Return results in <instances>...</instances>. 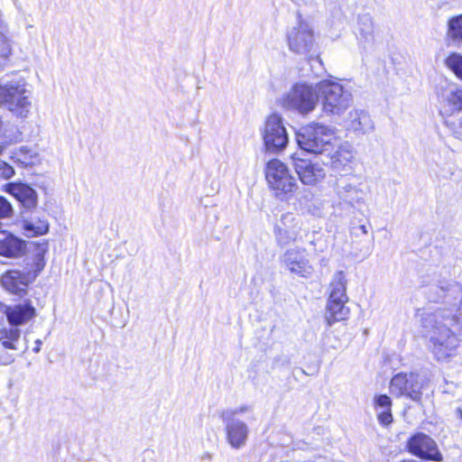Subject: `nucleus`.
<instances>
[{
  "label": "nucleus",
  "mask_w": 462,
  "mask_h": 462,
  "mask_svg": "<svg viewBox=\"0 0 462 462\" xmlns=\"http://www.w3.org/2000/svg\"><path fill=\"white\" fill-rule=\"evenodd\" d=\"M424 294L429 302L440 306L421 314L422 337L434 359L448 364L457 357L462 343V283L440 271Z\"/></svg>",
  "instance_id": "nucleus-1"
},
{
  "label": "nucleus",
  "mask_w": 462,
  "mask_h": 462,
  "mask_svg": "<svg viewBox=\"0 0 462 462\" xmlns=\"http://www.w3.org/2000/svg\"><path fill=\"white\" fill-rule=\"evenodd\" d=\"M0 106H5L14 116L26 118L32 108V92L23 79L0 85Z\"/></svg>",
  "instance_id": "nucleus-2"
},
{
  "label": "nucleus",
  "mask_w": 462,
  "mask_h": 462,
  "mask_svg": "<svg viewBox=\"0 0 462 462\" xmlns=\"http://www.w3.org/2000/svg\"><path fill=\"white\" fill-rule=\"evenodd\" d=\"M333 130L324 125L312 123L301 127L296 134L300 148L310 153H324L332 148Z\"/></svg>",
  "instance_id": "nucleus-3"
},
{
  "label": "nucleus",
  "mask_w": 462,
  "mask_h": 462,
  "mask_svg": "<svg viewBox=\"0 0 462 462\" xmlns=\"http://www.w3.org/2000/svg\"><path fill=\"white\" fill-rule=\"evenodd\" d=\"M317 88L325 113L339 116L350 106L352 95L338 82L322 80L317 84Z\"/></svg>",
  "instance_id": "nucleus-4"
},
{
  "label": "nucleus",
  "mask_w": 462,
  "mask_h": 462,
  "mask_svg": "<svg viewBox=\"0 0 462 462\" xmlns=\"http://www.w3.org/2000/svg\"><path fill=\"white\" fill-rule=\"evenodd\" d=\"M319 95L316 86L305 81L296 82L283 97V106L300 115L311 113L317 106Z\"/></svg>",
  "instance_id": "nucleus-5"
},
{
  "label": "nucleus",
  "mask_w": 462,
  "mask_h": 462,
  "mask_svg": "<svg viewBox=\"0 0 462 462\" xmlns=\"http://www.w3.org/2000/svg\"><path fill=\"white\" fill-rule=\"evenodd\" d=\"M265 176L270 188L281 199H287L298 188L296 179L279 160H272L267 163Z\"/></svg>",
  "instance_id": "nucleus-6"
},
{
  "label": "nucleus",
  "mask_w": 462,
  "mask_h": 462,
  "mask_svg": "<svg viewBox=\"0 0 462 462\" xmlns=\"http://www.w3.org/2000/svg\"><path fill=\"white\" fill-rule=\"evenodd\" d=\"M263 144L267 152L282 151L289 142V136L282 117L278 114L270 115L261 130Z\"/></svg>",
  "instance_id": "nucleus-7"
},
{
  "label": "nucleus",
  "mask_w": 462,
  "mask_h": 462,
  "mask_svg": "<svg viewBox=\"0 0 462 462\" xmlns=\"http://www.w3.org/2000/svg\"><path fill=\"white\" fill-rule=\"evenodd\" d=\"M424 386L425 381L418 374L399 373L392 378L390 391L396 397L404 396L415 402H420Z\"/></svg>",
  "instance_id": "nucleus-8"
},
{
  "label": "nucleus",
  "mask_w": 462,
  "mask_h": 462,
  "mask_svg": "<svg viewBox=\"0 0 462 462\" xmlns=\"http://www.w3.org/2000/svg\"><path fill=\"white\" fill-rule=\"evenodd\" d=\"M287 42L290 51L300 55L308 54L314 46L313 28L300 14L297 16V24L287 32Z\"/></svg>",
  "instance_id": "nucleus-9"
},
{
  "label": "nucleus",
  "mask_w": 462,
  "mask_h": 462,
  "mask_svg": "<svg viewBox=\"0 0 462 462\" xmlns=\"http://www.w3.org/2000/svg\"><path fill=\"white\" fill-rule=\"evenodd\" d=\"M282 266L291 275L310 278L314 268L308 259L306 249L301 247H292L287 249L281 256Z\"/></svg>",
  "instance_id": "nucleus-10"
},
{
  "label": "nucleus",
  "mask_w": 462,
  "mask_h": 462,
  "mask_svg": "<svg viewBox=\"0 0 462 462\" xmlns=\"http://www.w3.org/2000/svg\"><path fill=\"white\" fill-rule=\"evenodd\" d=\"M360 186V183L352 181L349 176L337 178L333 185V189L338 203L352 208L364 204L365 191Z\"/></svg>",
  "instance_id": "nucleus-11"
},
{
  "label": "nucleus",
  "mask_w": 462,
  "mask_h": 462,
  "mask_svg": "<svg viewBox=\"0 0 462 462\" xmlns=\"http://www.w3.org/2000/svg\"><path fill=\"white\" fill-rule=\"evenodd\" d=\"M436 95L445 113L453 115L462 111V86L445 81L437 87Z\"/></svg>",
  "instance_id": "nucleus-12"
},
{
  "label": "nucleus",
  "mask_w": 462,
  "mask_h": 462,
  "mask_svg": "<svg viewBox=\"0 0 462 462\" xmlns=\"http://www.w3.org/2000/svg\"><path fill=\"white\" fill-rule=\"evenodd\" d=\"M355 154L348 143L341 144L337 150L328 152L326 164L340 177L350 176L354 171Z\"/></svg>",
  "instance_id": "nucleus-13"
},
{
  "label": "nucleus",
  "mask_w": 462,
  "mask_h": 462,
  "mask_svg": "<svg viewBox=\"0 0 462 462\" xmlns=\"http://www.w3.org/2000/svg\"><path fill=\"white\" fill-rule=\"evenodd\" d=\"M221 418L225 424L226 439L232 448L240 449L246 445L250 430L248 425L233 418L230 412H222Z\"/></svg>",
  "instance_id": "nucleus-14"
},
{
  "label": "nucleus",
  "mask_w": 462,
  "mask_h": 462,
  "mask_svg": "<svg viewBox=\"0 0 462 462\" xmlns=\"http://www.w3.org/2000/svg\"><path fill=\"white\" fill-rule=\"evenodd\" d=\"M407 447L410 453L420 458L432 461L441 460V454L436 442L424 433L419 432L411 437Z\"/></svg>",
  "instance_id": "nucleus-15"
},
{
  "label": "nucleus",
  "mask_w": 462,
  "mask_h": 462,
  "mask_svg": "<svg viewBox=\"0 0 462 462\" xmlns=\"http://www.w3.org/2000/svg\"><path fill=\"white\" fill-rule=\"evenodd\" d=\"M300 232L301 222L291 213L284 214L274 228L276 241L281 246L297 241Z\"/></svg>",
  "instance_id": "nucleus-16"
},
{
  "label": "nucleus",
  "mask_w": 462,
  "mask_h": 462,
  "mask_svg": "<svg viewBox=\"0 0 462 462\" xmlns=\"http://www.w3.org/2000/svg\"><path fill=\"white\" fill-rule=\"evenodd\" d=\"M293 161L295 171L303 184L314 186L325 178L326 171L320 164L296 157Z\"/></svg>",
  "instance_id": "nucleus-17"
},
{
  "label": "nucleus",
  "mask_w": 462,
  "mask_h": 462,
  "mask_svg": "<svg viewBox=\"0 0 462 462\" xmlns=\"http://www.w3.org/2000/svg\"><path fill=\"white\" fill-rule=\"evenodd\" d=\"M36 275V273L32 274L31 272L9 270L1 275L0 283L9 292L21 295L26 291L29 283L32 282Z\"/></svg>",
  "instance_id": "nucleus-18"
},
{
  "label": "nucleus",
  "mask_w": 462,
  "mask_h": 462,
  "mask_svg": "<svg viewBox=\"0 0 462 462\" xmlns=\"http://www.w3.org/2000/svg\"><path fill=\"white\" fill-rule=\"evenodd\" d=\"M6 190L15 197L25 208H34L38 205L37 192L27 184L12 182L6 185Z\"/></svg>",
  "instance_id": "nucleus-19"
},
{
  "label": "nucleus",
  "mask_w": 462,
  "mask_h": 462,
  "mask_svg": "<svg viewBox=\"0 0 462 462\" xmlns=\"http://www.w3.org/2000/svg\"><path fill=\"white\" fill-rule=\"evenodd\" d=\"M25 242L7 232L0 234V255L7 258H16L25 252Z\"/></svg>",
  "instance_id": "nucleus-20"
},
{
  "label": "nucleus",
  "mask_w": 462,
  "mask_h": 462,
  "mask_svg": "<svg viewBox=\"0 0 462 462\" xmlns=\"http://www.w3.org/2000/svg\"><path fill=\"white\" fill-rule=\"evenodd\" d=\"M346 126L349 131L365 134L374 129V122L366 111L355 109L349 112Z\"/></svg>",
  "instance_id": "nucleus-21"
},
{
  "label": "nucleus",
  "mask_w": 462,
  "mask_h": 462,
  "mask_svg": "<svg viewBox=\"0 0 462 462\" xmlns=\"http://www.w3.org/2000/svg\"><path fill=\"white\" fill-rule=\"evenodd\" d=\"M356 35L358 44L363 49L373 46L374 42V24L369 14H365L358 16Z\"/></svg>",
  "instance_id": "nucleus-22"
},
{
  "label": "nucleus",
  "mask_w": 462,
  "mask_h": 462,
  "mask_svg": "<svg viewBox=\"0 0 462 462\" xmlns=\"http://www.w3.org/2000/svg\"><path fill=\"white\" fill-rule=\"evenodd\" d=\"M35 316V309L31 304H17L8 307L6 318L10 325L20 326Z\"/></svg>",
  "instance_id": "nucleus-23"
},
{
  "label": "nucleus",
  "mask_w": 462,
  "mask_h": 462,
  "mask_svg": "<svg viewBox=\"0 0 462 462\" xmlns=\"http://www.w3.org/2000/svg\"><path fill=\"white\" fill-rule=\"evenodd\" d=\"M346 302L328 301L326 306L325 319L328 326H332L336 322L346 320L349 315V308Z\"/></svg>",
  "instance_id": "nucleus-24"
},
{
  "label": "nucleus",
  "mask_w": 462,
  "mask_h": 462,
  "mask_svg": "<svg viewBox=\"0 0 462 462\" xmlns=\"http://www.w3.org/2000/svg\"><path fill=\"white\" fill-rule=\"evenodd\" d=\"M446 40L450 46L462 47V14L448 19Z\"/></svg>",
  "instance_id": "nucleus-25"
},
{
  "label": "nucleus",
  "mask_w": 462,
  "mask_h": 462,
  "mask_svg": "<svg viewBox=\"0 0 462 462\" xmlns=\"http://www.w3.org/2000/svg\"><path fill=\"white\" fill-rule=\"evenodd\" d=\"M23 229L27 236H42L49 231V222L43 216L32 215L23 219Z\"/></svg>",
  "instance_id": "nucleus-26"
},
{
  "label": "nucleus",
  "mask_w": 462,
  "mask_h": 462,
  "mask_svg": "<svg viewBox=\"0 0 462 462\" xmlns=\"http://www.w3.org/2000/svg\"><path fill=\"white\" fill-rule=\"evenodd\" d=\"M12 159L17 165L23 168L32 167L41 162V157L36 150L27 146H22L15 151Z\"/></svg>",
  "instance_id": "nucleus-27"
},
{
  "label": "nucleus",
  "mask_w": 462,
  "mask_h": 462,
  "mask_svg": "<svg viewBox=\"0 0 462 462\" xmlns=\"http://www.w3.org/2000/svg\"><path fill=\"white\" fill-rule=\"evenodd\" d=\"M20 338V329L17 328H1L0 344L5 349L16 350V344Z\"/></svg>",
  "instance_id": "nucleus-28"
},
{
  "label": "nucleus",
  "mask_w": 462,
  "mask_h": 462,
  "mask_svg": "<svg viewBox=\"0 0 462 462\" xmlns=\"http://www.w3.org/2000/svg\"><path fill=\"white\" fill-rule=\"evenodd\" d=\"M444 65L458 79L462 80V54L460 52H450L444 60Z\"/></svg>",
  "instance_id": "nucleus-29"
},
{
  "label": "nucleus",
  "mask_w": 462,
  "mask_h": 462,
  "mask_svg": "<svg viewBox=\"0 0 462 462\" xmlns=\"http://www.w3.org/2000/svg\"><path fill=\"white\" fill-rule=\"evenodd\" d=\"M346 291V278L343 271L335 273L328 286V294Z\"/></svg>",
  "instance_id": "nucleus-30"
},
{
  "label": "nucleus",
  "mask_w": 462,
  "mask_h": 462,
  "mask_svg": "<svg viewBox=\"0 0 462 462\" xmlns=\"http://www.w3.org/2000/svg\"><path fill=\"white\" fill-rule=\"evenodd\" d=\"M12 52L10 41L3 34H0V67H2Z\"/></svg>",
  "instance_id": "nucleus-31"
},
{
  "label": "nucleus",
  "mask_w": 462,
  "mask_h": 462,
  "mask_svg": "<svg viewBox=\"0 0 462 462\" xmlns=\"http://www.w3.org/2000/svg\"><path fill=\"white\" fill-rule=\"evenodd\" d=\"M374 408L376 411L389 410L392 408L391 398L385 394L377 395L374 397Z\"/></svg>",
  "instance_id": "nucleus-32"
},
{
  "label": "nucleus",
  "mask_w": 462,
  "mask_h": 462,
  "mask_svg": "<svg viewBox=\"0 0 462 462\" xmlns=\"http://www.w3.org/2000/svg\"><path fill=\"white\" fill-rule=\"evenodd\" d=\"M13 213V208L9 201L4 197H0V218L11 217Z\"/></svg>",
  "instance_id": "nucleus-33"
},
{
  "label": "nucleus",
  "mask_w": 462,
  "mask_h": 462,
  "mask_svg": "<svg viewBox=\"0 0 462 462\" xmlns=\"http://www.w3.org/2000/svg\"><path fill=\"white\" fill-rule=\"evenodd\" d=\"M377 419L379 422L384 426H387L393 421V415L391 409L376 411Z\"/></svg>",
  "instance_id": "nucleus-34"
},
{
  "label": "nucleus",
  "mask_w": 462,
  "mask_h": 462,
  "mask_svg": "<svg viewBox=\"0 0 462 462\" xmlns=\"http://www.w3.org/2000/svg\"><path fill=\"white\" fill-rule=\"evenodd\" d=\"M328 301L347 302L348 297L346 295V291L341 290L340 292L329 293Z\"/></svg>",
  "instance_id": "nucleus-35"
},
{
  "label": "nucleus",
  "mask_w": 462,
  "mask_h": 462,
  "mask_svg": "<svg viewBox=\"0 0 462 462\" xmlns=\"http://www.w3.org/2000/svg\"><path fill=\"white\" fill-rule=\"evenodd\" d=\"M250 410H251V408L249 406L244 405V406H241V407H238V408H236L233 410H226L224 412H230V413H232L233 418H236V415L248 412Z\"/></svg>",
  "instance_id": "nucleus-36"
},
{
  "label": "nucleus",
  "mask_w": 462,
  "mask_h": 462,
  "mask_svg": "<svg viewBox=\"0 0 462 462\" xmlns=\"http://www.w3.org/2000/svg\"><path fill=\"white\" fill-rule=\"evenodd\" d=\"M454 136L460 138L462 134V116L457 120V126L451 127Z\"/></svg>",
  "instance_id": "nucleus-37"
},
{
  "label": "nucleus",
  "mask_w": 462,
  "mask_h": 462,
  "mask_svg": "<svg viewBox=\"0 0 462 462\" xmlns=\"http://www.w3.org/2000/svg\"><path fill=\"white\" fill-rule=\"evenodd\" d=\"M13 361L14 357L11 355L2 356L0 357V363L5 365L11 364Z\"/></svg>",
  "instance_id": "nucleus-38"
},
{
  "label": "nucleus",
  "mask_w": 462,
  "mask_h": 462,
  "mask_svg": "<svg viewBox=\"0 0 462 462\" xmlns=\"http://www.w3.org/2000/svg\"><path fill=\"white\" fill-rule=\"evenodd\" d=\"M41 346H42V340L41 339H37L35 341V346L33 347V352L34 353H39L40 350H41Z\"/></svg>",
  "instance_id": "nucleus-39"
},
{
  "label": "nucleus",
  "mask_w": 462,
  "mask_h": 462,
  "mask_svg": "<svg viewBox=\"0 0 462 462\" xmlns=\"http://www.w3.org/2000/svg\"><path fill=\"white\" fill-rule=\"evenodd\" d=\"M9 306H5L4 305L3 303L0 302V313H3V314H5L6 315V310L8 309Z\"/></svg>",
  "instance_id": "nucleus-40"
},
{
  "label": "nucleus",
  "mask_w": 462,
  "mask_h": 462,
  "mask_svg": "<svg viewBox=\"0 0 462 462\" xmlns=\"http://www.w3.org/2000/svg\"><path fill=\"white\" fill-rule=\"evenodd\" d=\"M359 229L362 231L363 234H367L368 233L367 227L365 225H361L359 226Z\"/></svg>",
  "instance_id": "nucleus-41"
},
{
  "label": "nucleus",
  "mask_w": 462,
  "mask_h": 462,
  "mask_svg": "<svg viewBox=\"0 0 462 462\" xmlns=\"http://www.w3.org/2000/svg\"><path fill=\"white\" fill-rule=\"evenodd\" d=\"M43 266H44V263H42V259H39V260H38V263H37L38 272H39L40 270H42V269L43 268Z\"/></svg>",
  "instance_id": "nucleus-42"
},
{
  "label": "nucleus",
  "mask_w": 462,
  "mask_h": 462,
  "mask_svg": "<svg viewBox=\"0 0 462 462\" xmlns=\"http://www.w3.org/2000/svg\"><path fill=\"white\" fill-rule=\"evenodd\" d=\"M311 60L314 61V62L319 63V65H322V61L319 59V57H316L315 59H312Z\"/></svg>",
  "instance_id": "nucleus-43"
},
{
  "label": "nucleus",
  "mask_w": 462,
  "mask_h": 462,
  "mask_svg": "<svg viewBox=\"0 0 462 462\" xmlns=\"http://www.w3.org/2000/svg\"><path fill=\"white\" fill-rule=\"evenodd\" d=\"M456 412H457V416L462 420V409L457 408Z\"/></svg>",
  "instance_id": "nucleus-44"
},
{
  "label": "nucleus",
  "mask_w": 462,
  "mask_h": 462,
  "mask_svg": "<svg viewBox=\"0 0 462 462\" xmlns=\"http://www.w3.org/2000/svg\"><path fill=\"white\" fill-rule=\"evenodd\" d=\"M204 457H205V458H208V459H210L211 456H210L209 454H205V455L203 456V458H204Z\"/></svg>",
  "instance_id": "nucleus-45"
},
{
  "label": "nucleus",
  "mask_w": 462,
  "mask_h": 462,
  "mask_svg": "<svg viewBox=\"0 0 462 462\" xmlns=\"http://www.w3.org/2000/svg\"><path fill=\"white\" fill-rule=\"evenodd\" d=\"M3 126H4V123L2 121V118L0 117V130L3 129Z\"/></svg>",
  "instance_id": "nucleus-46"
},
{
  "label": "nucleus",
  "mask_w": 462,
  "mask_h": 462,
  "mask_svg": "<svg viewBox=\"0 0 462 462\" xmlns=\"http://www.w3.org/2000/svg\"><path fill=\"white\" fill-rule=\"evenodd\" d=\"M371 254V252L369 250L366 251L365 254L364 255L365 257H367L369 254Z\"/></svg>",
  "instance_id": "nucleus-47"
},
{
  "label": "nucleus",
  "mask_w": 462,
  "mask_h": 462,
  "mask_svg": "<svg viewBox=\"0 0 462 462\" xmlns=\"http://www.w3.org/2000/svg\"><path fill=\"white\" fill-rule=\"evenodd\" d=\"M2 227H3V226H2V223L0 222V234L3 232Z\"/></svg>",
  "instance_id": "nucleus-48"
}]
</instances>
